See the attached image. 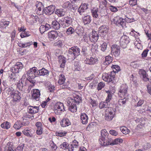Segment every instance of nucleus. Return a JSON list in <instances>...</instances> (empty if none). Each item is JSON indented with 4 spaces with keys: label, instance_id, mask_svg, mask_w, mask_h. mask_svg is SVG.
Here are the masks:
<instances>
[{
    "label": "nucleus",
    "instance_id": "45",
    "mask_svg": "<svg viewBox=\"0 0 151 151\" xmlns=\"http://www.w3.org/2000/svg\"><path fill=\"white\" fill-rule=\"evenodd\" d=\"M74 32V29L72 27H70L67 29L66 33L67 35H70L73 34Z\"/></svg>",
    "mask_w": 151,
    "mask_h": 151
},
{
    "label": "nucleus",
    "instance_id": "62",
    "mask_svg": "<svg viewBox=\"0 0 151 151\" xmlns=\"http://www.w3.org/2000/svg\"><path fill=\"white\" fill-rule=\"evenodd\" d=\"M4 151H15L12 146H7L6 147Z\"/></svg>",
    "mask_w": 151,
    "mask_h": 151
},
{
    "label": "nucleus",
    "instance_id": "24",
    "mask_svg": "<svg viewBox=\"0 0 151 151\" xmlns=\"http://www.w3.org/2000/svg\"><path fill=\"white\" fill-rule=\"evenodd\" d=\"M59 62L60 64V67L63 68L64 67L66 60L65 58L62 55H60L58 57Z\"/></svg>",
    "mask_w": 151,
    "mask_h": 151
},
{
    "label": "nucleus",
    "instance_id": "53",
    "mask_svg": "<svg viewBox=\"0 0 151 151\" xmlns=\"http://www.w3.org/2000/svg\"><path fill=\"white\" fill-rule=\"evenodd\" d=\"M9 24V21H5L4 22H1L0 24L1 26L2 27H4V26H5V28L6 27L8 26Z\"/></svg>",
    "mask_w": 151,
    "mask_h": 151
},
{
    "label": "nucleus",
    "instance_id": "7",
    "mask_svg": "<svg viewBox=\"0 0 151 151\" xmlns=\"http://www.w3.org/2000/svg\"><path fill=\"white\" fill-rule=\"evenodd\" d=\"M69 56H71L73 58L75 59L80 54V49L78 47H72L68 50Z\"/></svg>",
    "mask_w": 151,
    "mask_h": 151
},
{
    "label": "nucleus",
    "instance_id": "49",
    "mask_svg": "<svg viewBox=\"0 0 151 151\" xmlns=\"http://www.w3.org/2000/svg\"><path fill=\"white\" fill-rule=\"evenodd\" d=\"M105 86L104 83L102 82H101L99 83L98 85L97 89L99 91L101 89L104 87Z\"/></svg>",
    "mask_w": 151,
    "mask_h": 151
},
{
    "label": "nucleus",
    "instance_id": "28",
    "mask_svg": "<svg viewBox=\"0 0 151 151\" xmlns=\"http://www.w3.org/2000/svg\"><path fill=\"white\" fill-rule=\"evenodd\" d=\"M81 119L82 124H86L88 122V117L86 114L82 113L81 114Z\"/></svg>",
    "mask_w": 151,
    "mask_h": 151
},
{
    "label": "nucleus",
    "instance_id": "43",
    "mask_svg": "<svg viewBox=\"0 0 151 151\" xmlns=\"http://www.w3.org/2000/svg\"><path fill=\"white\" fill-rule=\"evenodd\" d=\"M7 91L8 94H10L12 97L13 96L16 92L14 91L13 88L12 87L9 88Z\"/></svg>",
    "mask_w": 151,
    "mask_h": 151
},
{
    "label": "nucleus",
    "instance_id": "46",
    "mask_svg": "<svg viewBox=\"0 0 151 151\" xmlns=\"http://www.w3.org/2000/svg\"><path fill=\"white\" fill-rule=\"evenodd\" d=\"M130 65L134 68H137L139 67V65L136 62H133L131 63Z\"/></svg>",
    "mask_w": 151,
    "mask_h": 151
},
{
    "label": "nucleus",
    "instance_id": "34",
    "mask_svg": "<svg viewBox=\"0 0 151 151\" xmlns=\"http://www.w3.org/2000/svg\"><path fill=\"white\" fill-rule=\"evenodd\" d=\"M1 126L2 128L6 129H8L10 127L9 123L7 121L2 123L1 125Z\"/></svg>",
    "mask_w": 151,
    "mask_h": 151
},
{
    "label": "nucleus",
    "instance_id": "25",
    "mask_svg": "<svg viewBox=\"0 0 151 151\" xmlns=\"http://www.w3.org/2000/svg\"><path fill=\"white\" fill-rule=\"evenodd\" d=\"M139 73L140 75H142L143 80L145 81H149V78H148V76L147 74H146V72L143 70H140L139 72Z\"/></svg>",
    "mask_w": 151,
    "mask_h": 151
},
{
    "label": "nucleus",
    "instance_id": "33",
    "mask_svg": "<svg viewBox=\"0 0 151 151\" xmlns=\"http://www.w3.org/2000/svg\"><path fill=\"white\" fill-rule=\"evenodd\" d=\"M83 20L84 24H89L91 22V17L89 15L85 16L83 18Z\"/></svg>",
    "mask_w": 151,
    "mask_h": 151
},
{
    "label": "nucleus",
    "instance_id": "38",
    "mask_svg": "<svg viewBox=\"0 0 151 151\" xmlns=\"http://www.w3.org/2000/svg\"><path fill=\"white\" fill-rule=\"evenodd\" d=\"M120 129L124 134H128L130 132L127 127L124 126L121 127Z\"/></svg>",
    "mask_w": 151,
    "mask_h": 151
},
{
    "label": "nucleus",
    "instance_id": "11",
    "mask_svg": "<svg viewBox=\"0 0 151 151\" xmlns=\"http://www.w3.org/2000/svg\"><path fill=\"white\" fill-rule=\"evenodd\" d=\"M107 138H105V139L99 142L100 144L102 146H107L108 145H113V139L111 138L110 137L108 136Z\"/></svg>",
    "mask_w": 151,
    "mask_h": 151
},
{
    "label": "nucleus",
    "instance_id": "42",
    "mask_svg": "<svg viewBox=\"0 0 151 151\" xmlns=\"http://www.w3.org/2000/svg\"><path fill=\"white\" fill-rule=\"evenodd\" d=\"M94 128V126L92 123H90L86 128L87 131L91 132L93 130Z\"/></svg>",
    "mask_w": 151,
    "mask_h": 151
},
{
    "label": "nucleus",
    "instance_id": "47",
    "mask_svg": "<svg viewBox=\"0 0 151 151\" xmlns=\"http://www.w3.org/2000/svg\"><path fill=\"white\" fill-rule=\"evenodd\" d=\"M137 0H129V4L132 7L137 5Z\"/></svg>",
    "mask_w": 151,
    "mask_h": 151
},
{
    "label": "nucleus",
    "instance_id": "14",
    "mask_svg": "<svg viewBox=\"0 0 151 151\" xmlns=\"http://www.w3.org/2000/svg\"><path fill=\"white\" fill-rule=\"evenodd\" d=\"M55 9V6L51 5L45 8L43 10V12L47 15H51L54 12Z\"/></svg>",
    "mask_w": 151,
    "mask_h": 151
},
{
    "label": "nucleus",
    "instance_id": "9",
    "mask_svg": "<svg viewBox=\"0 0 151 151\" xmlns=\"http://www.w3.org/2000/svg\"><path fill=\"white\" fill-rule=\"evenodd\" d=\"M61 20V24L63 28H66L70 25L72 22L71 17H64Z\"/></svg>",
    "mask_w": 151,
    "mask_h": 151
},
{
    "label": "nucleus",
    "instance_id": "8",
    "mask_svg": "<svg viewBox=\"0 0 151 151\" xmlns=\"http://www.w3.org/2000/svg\"><path fill=\"white\" fill-rule=\"evenodd\" d=\"M20 95V93L18 91H17L14 93L12 97L13 99L10 102L11 106H14L17 102L19 101L21 99Z\"/></svg>",
    "mask_w": 151,
    "mask_h": 151
},
{
    "label": "nucleus",
    "instance_id": "10",
    "mask_svg": "<svg viewBox=\"0 0 151 151\" xmlns=\"http://www.w3.org/2000/svg\"><path fill=\"white\" fill-rule=\"evenodd\" d=\"M129 42V37L126 36H123L121 37L120 40V45L122 48H125Z\"/></svg>",
    "mask_w": 151,
    "mask_h": 151
},
{
    "label": "nucleus",
    "instance_id": "22",
    "mask_svg": "<svg viewBox=\"0 0 151 151\" xmlns=\"http://www.w3.org/2000/svg\"><path fill=\"white\" fill-rule=\"evenodd\" d=\"M78 142H77L75 140L73 141V142L69 147V151H76L78 148Z\"/></svg>",
    "mask_w": 151,
    "mask_h": 151
},
{
    "label": "nucleus",
    "instance_id": "50",
    "mask_svg": "<svg viewBox=\"0 0 151 151\" xmlns=\"http://www.w3.org/2000/svg\"><path fill=\"white\" fill-rule=\"evenodd\" d=\"M67 132L65 131L63 132H56V135L57 136H59L60 137H62L63 136L65 135L66 134Z\"/></svg>",
    "mask_w": 151,
    "mask_h": 151
},
{
    "label": "nucleus",
    "instance_id": "37",
    "mask_svg": "<svg viewBox=\"0 0 151 151\" xmlns=\"http://www.w3.org/2000/svg\"><path fill=\"white\" fill-rule=\"evenodd\" d=\"M69 145L67 142H65L60 145V147L64 150H65L69 148Z\"/></svg>",
    "mask_w": 151,
    "mask_h": 151
},
{
    "label": "nucleus",
    "instance_id": "64",
    "mask_svg": "<svg viewBox=\"0 0 151 151\" xmlns=\"http://www.w3.org/2000/svg\"><path fill=\"white\" fill-rule=\"evenodd\" d=\"M111 93H109L108 95L107 96L106 98V100L105 101L106 102H107L108 103L110 100L111 99Z\"/></svg>",
    "mask_w": 151,
    "mask_h": 151
},
{
    "label": "nucleus",
    "instance_id": "32",
    "mask_svg": "<svg viewBox=\"0 0 151 151\" xmlns=\"http://www.w3.org/2000/svg\"><path fill=\"white\" fill-rule=\"evenodd\" d=\"M65 80V78L63 74H61L59 77V79L58 83L59 84H63L64 83Z\"/></svg>",
    "mask_w": 151,
    "mask_h": 151
},
{
    "label": "nucleus",
    "instance_id": "55",
    "mask_svg": "<svg viewBox=\"0 0 151 151\" xmlns=\"http://www.w3.org/2000/svg\"><path fill=\"white\" fill-rule=\"evenodd\" d=\"M149 51V50L146 49L145 50L142 52V58H146L148 52Z\"/></svg>",
    "mask_w": 151,
    "mask_h": 151
},
{
    "label": "nucleus",
    "instance_id": "4",
    "mask_svg": "<svg viewBox=\"0 0 151 151\" xmlns=\"http://www.w3.org/2000/svg\"><path fill=\"white\" fill-rule=\"evenodd\" d=\"M115 75V73L114 72H111L110 73H104L102 75V78L106 82L113 83V81L114 79Z\"/></svg>",
    "mask_w": 151,
    "mask_h": 151
},
{
    "label": "nucleus",
    "instance_id": "54",
    "mask_svg": "<svg viewBox=\"0 0 151 151\" xmlns=\"http://www.w3.org/2000/svg\"><path fill=\"white\" fill-rule=\"evenodd\" d=\"M39 29L40 33H43L46 31L44 27V25H41L40 26Z\"/></svg>",
    "mask_w": 151,
    "mask_h": 151
},
{
    "label": "nucleus",
    "instance_id": "23",
    "mask_svg": "<svg viewBox=\"0 0 151 151\" xmlns=\"http://www.w3.org/2000/svg\"><path fill=\"white\" fill-rule=\"evenodd\" d=\"M101 137L99 139V142L105 139V138L107 139V136H109V134L106 129H103L101 131Z\"/></svg>",
    "mask_w": 151,
    "mask_h": 151
},
{
    "label": "nucleus",
    "instance_id": "63",
    "mask_svg": "<svg viewBox=\"0 0 151 151\" xmlns=\"http://www.w3.org/2000/svg\"><path fill=\"white\" fill-rule=\"evenodd\" d=\"M110 9L111 11L114 12H116L118 11L117 8L113 6H110Z\"/></svg>",
    "mask_w": 151,
    "mask_h": 151
},
{
    "label": "nucleus",
    "instance_id": "40",
    "mask_svg": "<svg viewBox=\"0 0 151 151\" xmlns=\"http://www.w3.org/2000/svg\"><path fill=\"white\" fill-rule=\"evenodd\" d=\"M112 61V59L111 57L110 56H107L105 58V61L104 63L106 65L109 64Z\"/></svg>",
    "mask_w": 151,
    "mask_h": 151
},
{
    "label": "nucleus",
    "instance_id": "41",
    "mask_svg": "<svg viewBox=\"0 0 151 151\" xmlns=\"http://www.w3.org/2000/svg\"><path fill=\"white\" fill-rule=\"evenodd\" d=\"M111 68L113 69V71L112 72H114L115 73L116 72H118L120 70L119 66L117 65H113L111 66Z\"/></svg>",
    "mask_w": 151,
    "mask_h": 151
},
{
    "label": "nucleus",
    "instance_id": "58",
    "mask_svg": "<svg viewBox=\"0 0 151 151\" xmlns=\"http://www.w3.org/2000/svg\"><path fill=\"white\" fill-rule=\"evenodd\" d=\"M109 133L112 135L116 136L118 134L116 131L114 130H111L109 131Z\"/></svg>",
    "mask_w": 151,
    "mask_h": 151
},
{
    "label": "nucleus",
    "instance_id": "6",
    "mask_svg": "<svg viewBox=\"0 0 151 151\" xmlns=\"http://www.w3.org/2000/svg\"><path fill=\"white\" fill-rule=\"evenodd\" d=\"M27 74L29 79H33L37 76L38 75V71L35 67L31 68L27 72Z\"/></svg>",
    "mask_w": 151,
    "mask_h": 151
},
{
    "label": "nucleus",
    "instance_id": "60",
    "mask_svg": "<svg viewBox=\"0 0 151 151\" xmlns=\"http://www.w3.org/2000/svg\"><path fill=\"white\" fill-rule=\"evenodd\" d=\"M32 44V42H29L25 44H23L22 47H26L27 46H29Z\"/></svg>",
    "mask_w": 151,
    "mask_h": 151
},
{
    "label": "nucleus",
    "instance_id": "13",
    "mask_svg": "<svg viewBox=\"0 0 151 151\" xmlns=\"http://www.w3.org/2000/svg\"><path fill=\"white\" fill-rule=\"evenodd\" d=\"M23 67V65L22 63L19 62H17L14 67L12 68V71L15 73H19Z\"/></svg>",
    "mask_w": 151,
    "mask_h": 151
},
{
    "label": "nucleus",
    "instance_id": "27",
    "mask_svg": "<svg viewBox=\"0 0 151 151\" xmlns=\"http://www.w3.org/2000/svg\"><path fill=\"white\" fill-rule=\"evenodd\" d=\"M60 124L62 127H64L70 125L71 123L69 119L64 118L60 122Z\"/></svg>",
    "mask_w": 151,
    "mask_h": 151
},
{
    "label": "nucleus",
    "instance_id": "19",
    "mask_svg": "<svg viewBox=\"0 0 151 151\" xmlns=\"http://www.w3.org/2000/svg\"><path fill=\"white\" fill-rule=\"evenodd\" d=\"M55 111H64L65 110L63 104L60 102H58L55 106Z\"/></svg>",
    "mask_w": 151,
    "mask_h": 151
},
{
    "label": "nucleus",
    "instance_id": "15",
    "mask_svg": "<svg viewBox=\"0 0 151 151\" xmlns=\"http://www.w3.org/2000/svg\"><path fill=\"white\" fill-rule=\"evenodd\" d=\"M109 27L108 26L103 25L99 28L98 32L105 36L109 32Z\"/></svg>",
    "mask_w": 151,
    "mask_h": 151
},
{
    "label": "nucleus",
    "instance_id": "56",
    "mask_svg": "<svg viewBox=\"0 0 151 151\" xmlns=\"http://www.w3.org/2000/svg\"><path fill=\"white\" fill-rule=\"evenodd\" d=\"M29 131L28 129H24L22 132L27 137H30L31 136L29 132Z\"/></svg>",
    "mask_w": 151,
    "mask_h": 151
},
{
    "label": "nucleus",
    "instance_id": "30",
    "mask_svg": "<svg viewBox=\"0 0 151 151\" xmlns=\"http://www.w3.org/2000/svg\"><path fill=\"white\" fill-rule=\"evenodd\" d=\"M52 27L55 29L58 30L60 28V24L56 20H54L52 22Z\"/></svg>",
    "mask_w": 151,
    "mask_h": 151
},
{
    "label": "nucleus",
    "instance_id": "1",
    "mask_svg": "<svg viewBox=\"0 0 151 151\" xmlns=\"http://www.w3.org/2000/svg\"><path fill=\"white\" fill-rule=\"evenodd\" d=\"M134 18H129L127 17L125 19H124L122 18L115 17L114 19V23L119 26H121L122 27L125 26L126 22L131 23L134 20Z\"/></svg>",
    "mask_w": 151,
    "mask_h": 151
},
{
    "label": "nucleus",
    "instance_id": "39",
    "mask_svg": "<svg viewBox=\"0 0 151 151\" xmlns=\"http://www.w3.org/2000/svg\"><path fill=\"white\" fill-rule=\"evenodd\" d=\"M72 6V4L69 1H67L64 3L62 5V7L64 8H67L69 9L70 7Z\"/></svg>",
    "mask_w": 151,
    "mask_h": 151
},
{
    "label": "nucleus",
    "instance_id": "35",
    "mask_svg": "<svg viewBox=\"0 0 151 151\" xmlns=\"http://www.w3.org/2000/svg\"><path fill=\"white\" fill-rule=\"evenodd\" d=\"M14 72H12L11 73H9V77L11 79V81H13L14 82L16 80L17 77L16 75H15Z\"/></svg>",
    "mask_w": 151,
    "mask_h": 151
},
{
    "label": "nucleus",
    "instance_id": "18",
    "mask_svg": "<svg viewBox=\"0 0 151 151\" xmlns=\"http://www.w3.org/2000/svg\"><path fill=\"white\" fill-rule=\"evenodd\" d=\"M88 4L86 3L82 4L78 9V12L81 15H83L85 11L88 9Z\"/></svg>",
    "mask_w": 151,
    "mask_h": 151
},
{
    "label": "nucleus",
    "instance_id": "2",
    "mask_svg": "<svg viewBox=\"0 0 151 151\" xmlns=\"http://www.w3.org/2000/svg\"><path fill=\"white\" fill-rule=\"evenodd\" d=\"M115 109L112 107H108L106 110L105 119L108 121L112 120L115 114Z\"/></svg>",
    "mask_w": 151,
    "mask_h": 151
},
{
    "label": "nucleus",
    "instance_id": "57",
    "mask_svg": "<svg viewBox=\"0 0 151 151\" xmlns=\"http://www.w3.org/2000/svg\"><path fill=\"white\" fill-rule=\"evenodd\" d=\"M13 127L16 129H19L22 127V126H20V124L18 122H16L14 124Z\"/></svg>",
    "mask_w": 151,
    "mask_h": 151
},
{
    "label": "nucleus",
    "instance_id": "12",
    "mask_svg": "<svg viewBox=\"0 0 151 151\" xmlns=\"http://www.w3.org/2000/svg\"><path fill=\"white\" fill-rule=\"evenodd\" d=\"M31 98L36 101L39 100L40 95V90L38 89H34L31 91Z\"/></svg>",
    "mask_w": 151,
    "mask_h": 151
},
{
    "label": "nucleus",
    "instance_id": "16",
    "mask_svg": "<svg viewBox=\"0 0 151 151\" xmlns=\"http://www.w3.org/2000/svg\"><path fill=\"white\" fill-rule=\"evenodd\" d=\"M98 61L97 58L91 57L87 58L85 60V63L89 65H93L97 63Z\"/></svg>",
    "mask_w": 151,
    "mask_h": 151
},
{
    "label": "nucleus",
    "instance_id": "31",
    "mask_svg": "<svg viewBox=\"0 0 151 151\" xmlns=\"http://www.w3.org/2000/svg\"><path fill=\"white\" fill-rule=\"evenodd\" d=\"M38 71V75L40 76H45L48 74V71L43 68L42 69L39 70Z\"/></svg>",
    "mask_w": 151,
    "mask_h": 151
},
{
    "label": "nucleus",
    "instance_id": "3",
    "mask_svg": "<svg viewBox=\"0 0 151 151\" xmlns=\"http://www.w3.org/2000/svg\"><path fill=\"white\" fill-rule=\"evenodd\" d=\"M74 99H70L68 101V105L69 106V109L71 112H76L77 110V107L76 106V103L79 104V102L78 99L76 97H74Z\"/></svg>",
    "mask_w": 151,
    "mask_h": 151
},
{
    "label": "nucleus",
    "instance_id": "26",
    "mask_svg": "<svg viewBox=\"0 0 151 151\" xmlns=\"http://www.w3.org/2000/svg\"><path fill=\"white\" fill-rule=\"evenodd\" d=\"M29 113L31 114H34L37 113L39 111V107L37 106H29L28 107Z\"/></svg>",
    "mask_w": 151,
    "mask_h": 151
},
{
    "label": "nucleus",
    "instance_id": "36",
    "mask_svg": "<svg viewBox=\"0 0 151 151\" xmlns=\"http://www.w3.org/2000/svg\"><path fill=\"white\" fill-rule=\"evenodd\" d=\"M108 103L106 101L101 102L99 105V107L100 109L104 108H106L108 106Z\"/></svg>",
    "mask_w": 151,
    "mask_h": 151
},
{
    "label": "nucleus",
    "instance_id": "17",
    "mask_svg": "<svg viewBox=\"0 0 151 151\" xmlns=\"http://www.w3.org/2000/svg\"><path fill=\"white\" fill-rule=\"evenodd\" d=\"M111 52L115 57H118L120 53V47L116 45L112 46Z\"/></svg>",
    "mask_w": 151,
    "mask_h": 151
},
{
    "label": "nucleus",
    "instance_id": "29",
    "mask_svg": "<svg viewBox=\"0 0 151 151\" xmlns=\"http://www.w3.org/2000/svg\"><path fill=\"white\" fill-rule=\"evenodd\" d=\"M55 14L59 17H63L65 15V12L62 9H57L55 10Z\"/></svg>",
    "mask_w": 151,
    "mask_h": 151
},
{
    "label": "nucleus",
    "instance_id": "20",
    "mask_svg": "<svg viewBox=\"0 0 151 151\" xmlns=\"http://www.w3.org/2000/svg\"><path fill=\"white\" fill-rule=\"evenodd\" d=\"M99 37V35L97 32L93 31L91 35L89 36V38L92 42H95L97 41Z\"/></svg>",
    "mask_w": 151,
    "mask_h": 151
},
{
    "label": "nucleus",
    "instance_id": "44",
    "mask_svg": "<svg viewBox=\"0 0 151 151\" xmlns=\"http://www.w3.org/2000/svg\"><path fill=\"white\" fill-rule=\"evenodd\" d=\"M123 140L122 139L116 138L113 140V145H114L118 144L119 143H122Z\"/></svg>",
    "mask_w": 151,
    "mask_h": 151
},
{
    "label": "nucleus",
    "instance_id": "21",
    "mask_svg": "<svg viewBox=\"0 0 151 151\" xmlns=\"http://www.w3.org/2000/svg\"><path fill=\"white\" fill-rule=\"evenodd\" d=\"M49 38L52 41L58 36V33L56 31H51L49 32L48 34Z\"/></svg>",
    "mask_w": 151,
    "mask_h": 151
},
{
    "label": "nucleus",
    "instance_id": "51",
    "mask_svg": "<svg viewBox=\"0 0 151 151\" xmlns=\"http://www.w3.org/2000/svg\"><path fill=\"white\" fill-rule=\"evenodd\" d=\"M123 99H121L118 101V104L120 105H123L126 103V99L123 98Z\"/></svg>",
    "mask_w": 151,
    "mask_h": 151
},
{
    "label": "nucleus",
    "instance_id": "48",
    "mask_svg": "<svg viewBox=\"0 0 151 151\" xmlns=\"http://www.w3.org/2000/svg\"><path fill=\"white\" fill-rule=\"evenodd\" d=\"M92 13L93 17L96 18L98 17V15L97 14V10L96 9H93L91 11Z\"/></svg>",
    "mask_w": 151,
    "mask_h": 151
},
{
    "label": "nucleus",
    "instance_id": "5",
    "mask_svg": "<svg viewBox=\"0 0 151 151\" xmlns=\"http://www.w3.org/2000/svg\"><path fill=\"white\" fill-rule=\"evenodd\" d=\"M127 86L124 85L121 86L118 92L119 97L121 98H125L127 96Z\"/></svg>",
    "mask_w": 151,
    "mask_h": 151
},
{
    "label": "nucleus",
    "instance_id": "59",
    "mask_svg": "<svg viewBox=\"0 0 151 151\" xmlns=\"http://www.w3.org/2000/svg\"><path fill=\"white\" fill-rule=\"evenodd\" d=\"M55 87L51 85H50L48 87V90L50 92H53L55 90Z\"/></svg>",
    "mask_w": 151,
    "mask_h": 151
},
{
    "label": "nucleus",
    "instance_id": "61",
    "mask_svg": "<svg viewBox=\"0 0 151 151\" xmlns=\"http://www.w3.org/2000/svg\"><path fill=\"white\" fill-rule=\"evenodd\" d=\"M36 133L37 134L39 135H41L42 133V128H37L36 131Z\"/></svg>",
    "mask_w": 151,
    "mask_h": 151
},
{
    "label": "nucleus",
    "instance_id": "52",
    "mask_svg": "<svg viewBox=\"0 0 151 151\" xmlns=\"http://www.w3.org/2000/svg\"><path fill=\"white\" fill-rule=\"evenodd\" d=\"M107 43H103L101 46V50L103 52H104L106 50L107 47Z\"/></svg>",
    "mask_w": 151,
    "mask_h": 151
}]
</instances>
